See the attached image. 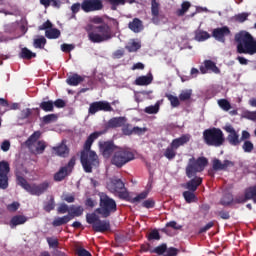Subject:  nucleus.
Here are the masks:
<instances>
[{
    "label": "nucleus",
    "mask_w": 256,
    "mask_h": 256,
    "mask_svg": "<svg viewBox=\"0 0 256 256\" xmlns=\"http://www.w3.org/2000/svg\"><path fill=\"white\" fill-rule=\"evenodd\" d=\"M122 133L123 135H133V128H131V124L124 123L122 126Z\"/></svg>",
    "instance_id": "nucleus-53"
},
{
    "label": "nucleus",
    "mask_w": 256,
    "mask_h": 256,
    "mask_svg": "<svg viewBox=\"0 0 256 256\" xmlns=\"http://www.w3.org/2000/svg\"><path fill=\"white\" fill-rule=\"evenodd\" d=\"M37 139H39V132H34L25 142L26 146L29 148L33 147L35 143H37Z\"/></svg>",
    "instance_id": "nucleus-40"
},
{
    "label": "nucleus",
    "mask_w": 256,
    "mask_h": 256,
    "mask_svg": "<svg viewBox=\"0 0 256 256\" xmlns=\"http://www.w3.org/2000/svg\"><path fill=\"white\" fill-rule=\"evenodd\" d=\"M224 131L226 133H229L226 137V141H228L229 145L232 147H239L241 145V138L239 137V133H237V130L233 127L231 124H227L225 127H223Z\"/></svg>",
    "instance_id": "nucleus-11"
},
{
    "label": "nucleus",
    "mask_w": 256,
    "mask_h": 256,
    "mask_svg": "<svg viewBox=\"0 0 256 256\" xmlns=\"http://www.w3.org/2000/svg\"><path fill=\"white\" fill-rule=\"evenodd\" d=\"M242 149L244 153H252L253 149H255V146L253 145V142H251L250 140H245L242 145Z\"/></svg>",
    "instance_id": "nucleus-42"
},
{
    "label": "nucleus",
    "mask_w": 256,
    "mask_h": 256,
    "mask_svg": "<svg viewBox=\"0 0 256 256\" xmlns=\"http://www.w3.org/2000/svg\"><path fill=\"white\" fill-rule=\"evenodd\" d=\"M83 211V206L72 205L69 207L68 217H71V220L75 219V217H81V215H83Z\"/></svg>",
    "instance_id": "nucleus-25"
},
{
    "label": "nucleus",
    "mask_w": 256,
    "mask_h": 256,
    "mask_svg": "<svg viewBox=\"0 0 256 256\" xmlns=\"http://www.w3.org/2000/svg\"><path fill=\"white\" fill-rule=\"evenodd\" d=\"M62 201H66V203H75V195L65 194L62 196Z\"/></svg>",
    "instance_id": "nucleus-63"
},
{
    "label": "nucleus",
    "mask_w": 256,
    "mask_h": 256,
    "mask_svg": "<svg viewBox=\"0 0 256 256\" xmlns=\"http://www.w3.org/2000/svg\"><path fill=\"white\" fill-rule=\"evenodd\" d=\"M19 57L21 59H27L29 61V60L37 57V54L35 52H31V50H29L27 47H25V48L21 49Z\"/></svg>",
    "instance_id": "nucleus-28"
},
{
    "label": "nucleus",
    "mask_w": 256,
    "mask_h": 256,
    "mask_svg": "<svg viewBox=\"0 0 256 256\" xmlns=\"http://www.w3.org/2000/svg\"><path fill=\"white\" fill-rule=\"evenodd\" d=\"M127 123V118L125 117H114L108 121V127L110 129H117L119 127H122Z\"/></svg>",
    "instance_id": "nucleus-21"
},
{
    "label": "nucleus",
    "mask_w": 256,
    "mask_h": 256,
    "mask_svg": "<svg viewBox=\"0 0 256 256\" xmlns=\"http://www.w3.org/2000/svg\"><path fill=\"white\" fill-rule=\"evenodd\" d=\"M45 45H47V39L44 36L34 39L33 47L35 49H45Z\"/></svg>",
    "instance_id": "nucleus-36"
},
{
    "label": "nucleus",
    "mask_w": 256,
    "mask_h": 256,
    "mask_svg": "<svg viewBox=\"0 0 256 256\" xmlns=\"http://www.w3.org/2000/svg\"><path fill=\"white\" fill-rule=\"evenodd\" d=\"M144 111L148 115H156V113H159V104L148 106L144 109Z\"/></svg>",
    "instance_id": "nucleus-49"
},
{
    "label": "nucleus",
    "mask_w": 256,
    "mask_h": 256,
    "mask_svg": "<svg viewBox=\"0 0 256 256\" xmlns=\"http://www.w3.org/2000/svg\"><path fill=\"white\" fill-rule=\"evenodd\" d=\"M39 107L42 109V111H45V113H51L54 111L53 100L42 101Z\"/></svg>",
    "instance_id": "nucleus-32"
},
{
    "label": "nucleus",
    "mask_w": 256,
    "mask_h": 256,
    "mask_svg": "<svg viewBox=\"0 0 256 256\" xmlns=\"http://www.w3.org/2000/svg\"><path fill=\"white\" fill-rule=\"evenodd\" d=\"M203 141L208 147H221L225 143V134L220 128H208L203 131Z\"/></svg>",
    "instance_id": "nucleus-7"
},
{
    "label": "nucleus",
    "mask_w": 256,
    "mask_h": 256,
    "mask_svg": "<svg viewBox=\"0 0 256 256\" xmlns=\"http://www.w3.org/2000/svg\"><path fill=\"white\" fill-rule=\"evenodd\" d=\"M178 254H179V249L175 247H170V248H167L164 256H177Z\"/></svg>",
    "instance_id": "nucleus-58"
},
{
    "label": "nucleus",
    "mask_w": 256,
    "mask_h": 256,
    "mask_svg": "<svg viewBox=\"0 0 256 256\" xmlns=\"http://www.w3.org/2000/svg\"><path fill=\"white\" fill-rule=\"evenodd\" d=\"M189 141H191V135L183 134L179 138L173 139L172 142L170 143V145L173 148H175L177 151V149H179V147H183V145H187V143H189Z\"/></svg>",
    "instance_id": "nucleus-19"
},
{
    "label": "nucleus",
    "mask_w": 256,
    "mask_h": 256,
    "mask_svg": "<svg viewBox=\"0 0 256 256\" xmlns=\"http://www.w3.org/2000/svg\"><path fill=\"white\" fill-rule=\"evenodd\" d=\"M250 15H251V13H249V12H242V13L236 14L234 16V20L237 23H245V21H247L249 19Z\"/></svg>",
    "instance_id": "nucleus-39"
},
{
    "label": "nucleus",
    "mask_w": 256,
    "mask_h": 256,
    "mask_svg": "<svg viewBox=\"0 0 256 256\" xmlns=\"http://www.w3.org/2000/svg\"><path fill=\"white\" fill-rule=\"evenodd\" d=\"M71 221V217L69 215H65L63 217H58L54 219L52 222L53 227H61V225H67Z\"/></svg>",
    "instance_id": "nucleus-30"
},
{
    "label": "nucleus",
    "mask_w": 256,
    "mask_h": 256,
    "mask_svg": "<svg viewBox=\"0 0 256 256\" xmlns=\"http://www.w3.org/2000/svg\"><path fill=\"white\" fill-rule=\"evenodd\" d=\"M46 241H47L50 249L59 248V239H57L55 237H48V238H46Z\"/></svg>",
    "instance_id": "nucleus-46"
},
{
    "label": "nucleus",
    "mask_w": 256,
    "mask_h": 256,
    "mask_svg": "<svg viewBox=\"0 0 256 256\" xmlns=\"http://www.w3.org/2000/svg\"><path fill=\"white\" fill-rule=\"evenodd\" d=\"M81 9L84 13H93V11H101L103 9V1L101 0H83Z\"/></svg>",
    "instance_id": "nucleus-13"
},
{
    "label": "nucleus",
    "mask_w": 256,
    "mask_h": 256,
    "mask_svg": "<svg viewBox=\"0 0 256 256\" xmlns=\"http://www.w3.org/2000/svg\"><path fill=\"white\" fill-rule=\"evenodd\" d=\"M99 198V208H96L93 213L86 214V222L92 225V229L95 233H105L111 229V223L109 220H101L98 215H101L103 219L111 217L112 213L117 212V202L103 192L99 194Z\"/></svg>",
    "instance_id": "nucleus-1"
},
{
    "label": "nucleus",
    "mask_w": 256,
    "mask_h": 256,
    "mask_svg": "<svg viewBox=\"0 0 256 256\" xmlns=\"http://www.w3.org/2000/svg\"><path fill=\"white\" fill-rule=\"evenodd\" d=\"M108 2L111 5L112 11H117V7H119V5H124L123 0H108Z\"/></svg>",
    "instance_id": "nucleus-57"
},
{
    "label": "nucleus",
    "mask_w": 256,
    "mask_h": 256,
    "mask_svg": "<svg viewBox=\"0 0 256 256\" xmlns=\"http://www.w3.org/2000/svg\"><path fill=\"white\" fill-rule=\"evenodd\" d=\"M236 51L240 55H256V39L248 31L242 30L235 34Z\"/></svg>",
    "instance_id": "nucleus-4"
},
{
    "label": "nucleus",
    "mask_w": 256,
    "mask_h": 256,
    "mask_svg": "<svg viewBox=\"0 0 256 256\" xmlns=\"http://www.w3.org/2000/svg\"><path fill=\"white\" fill-rule=\"evenodd\" d=\"M98 147L100 150V153L105 157L106 159H109L115 153L117 150V146L113 141H100L98 142Z\"/></svg>",
    "instance_id": "nucleus-14"
},
{
    "label": "nucleus",
    "mask_w": 256,
    "mask_h": 256,
    "mask_svg": "<svg viewBox=\"0 0 256 256\" xmlns=\"http://www.w3.org/2000/svg\"><path fill=\"white\" fill-rule=\"evenodd\" d=\"M167 252V245L165 243L155 247L150 253H156V255H165Z\"/></svg>",
    "instance_id": "nucleus-41"
},
{
    "label": "nucleus",
    "mask_w": 256,
    "mask_h": 256,
    "mask_svg": "<svg viewBox=\"0 0 256 256\" xmlns=\"http://www.w3.org/2000/svg\"><path fill=\"white\" fill-rule=\"evenodd\" d=\"M244 193H246V199L248 201H253L256 204V185L246 188Z\"/></svg>",
    "instance_id": "nucleus-27"
},
{
    "label": "nucleus",
    "mask_w": 256,
    "mask_h": 256,
    "mask_svg": "<svg viewBox=\"0 0 256 256\" xmlns=\"http://www.w3.org/2000/svg\"><path fill=\"white\" fill-rule=\"evenodd\" d=\"M126 49L129 53H135L141 49V44L139 42H132L130 45L126 46Z\"/></svg>",
    "instance_id": "nucleus-50"
},
{
    "label": "nucleus",
    "mask_w": 256,
    "mask_h": 256,
    "mask_svg": "<svg viewBox=\"0 0 256 256\" xmlns=\"http://www.w3.org/2000/svg\"><path fill=\"white\" fill-rule=\"evenodd\" d=\"M218 105L223 111H229L231 109V102L227 99H219Z\"/></svg>",
    "instance_id": "nucleus-43"
},
{
    "label": "nucleus",
    "mask_w": 256,
    "mask_h": 256,
    "mask_svg": "<svg viewBox=\"0 0 256 256\" xmlns=\"http://www.w3.org/2000/svg\"><path fill=\"white\" fill-rule=\"evenodd\" d=\"M207 39H211V34H209V32L207 31H203V30H197L195 32V40L196 41H207Z\"/></svg>",
    "instance_id": "nucleus-33"
},
{
    "label": "nucleus",
    "mask_w": 256,
    "mask_h": 256,
    "mask_svg": "<svg viewBox=\"0 0 256 256\" xmlns=\"http://www.w3.org/2000/svg\"><path fill=\"white\" fill-rule=\"evenodd\" d=\"M149 195V192L144 191L140 194H138L136 197L132 199V203H139V201H143V199H147V196Z\"/></svg>",
    "instance_id": "nucleus-52"
},
{
    "label": "nucleus",
    "mask_w": 256,
    "mask_h": 256,
    "mask_svg": "<svg viewBox=\"0 0 256 256\" xmlns=\"http://www.w3.org/2000/svg\"><path fill=\"white\" fill-rule=\"evenodd\" d=\"M191 95H193L192 90H183L179 95V99L180 101H189V99H191Z\"/></svg>",
    "instance_id": "nucleus-47"
},
{
    "label": "nucleus",
    "mask_w": 256,
    "mask_h": 256,
    "mask_svg": "<svg viewBox=\"0 0 256 256\" xmlns=\"http://www.w3.org/2000/svg\"><path fill=\"white\" fill-rule=\"evenodd\" d=\"M55 119H57V115L56 114H48V115H45L43 117V123L49 124L52 121H55Z\"/></svg>",
    "instance_id": "nucleus-59"
},
{
    "label": "nucleus",
    "mask_w": 256,
    "mask_h": 256,
    "mask_svg": "<svg viewBox=\"0 0 256 256\" xmlns=\"http://www.w3.org/2000/svg\"><path fill=\"white\" fill-rule=\"evenodd\" d=\"M206 165H209V160H207V158L203 156L198 157L197 159H195V157H192L188 160L185 172L186 177L191 180H189L184 185L185 189H188V191H192L194 193L195 191H197V189L203 183V178L197 177V173H202V171H205Z\"/></svg>",
    "instance_id": "nucleus-2"
},
{
    "label": "nucleus",
    "mask_w": 256,
    "mask_h": 256,
    "mask_svg": "<svg viewBox=\"0 0 256 256\" xmlns=\"http://www.w3.org/2000/svg\"><path fill=\"white\" fill-rule=\"evenodd\" d=\"M46 148L47 144H45L44 141H38L36 146V153H38V155H41L45 152Z\"/></svg>",
    "instance_id": "nucleus-51"
},
{
    "label": "nucleus",
    "mask_w": 256,
    "mask_h": 256,
    "mask_svg": "<svg viewBox=\"0 0 256 256\" xmlns=\"http://www.w3.org/2000/svg\"><path fill=\"white\" fill-rule=\"evenodd\" d=\"M24 223H27V217L23 215H15L10 220V227L13 229L14 227H17V225H24Z\"/></svg>",
    "instance_id": "nucleus-26"
},
{
    "label": "nucleus",
    "mask_w": 256,
    "mask_h": 256,
    "mask_svg": "<svg viewBox=\"0 0 256 256\" xmlns=\"http://www.w3.org/2000/svg\"><path fill=\"white\" fill-rule=\"evenodd\" d=\"M152 83H153L152 74H149L146 76H139L134 81V85H138V87H145L147 85H151Z\"/></svg>",
    "instance_id": "nucleus-20"
},
{
    "label": "nucleus",
    "mask_w": 256,
    "mask_h": 256,
    "mask_svg": "<svg viewBox=\"0 0 256 256\" xmlns=\"http://www.w3.org/2000/svg\"><path fill=\"white\" fill-rule=\"evenodd\" d=\"M168 101H170L172 107H179L181 102L177 96H173L172 94H166Z\"/></svg>",
    "instance_id": "nucleus-45"
},
{
    "label": "nucleus",
    "mask_w": 256,
    "mask_h": 256,
    "mask_svg": "<svg viewBox=\"0 0 256 256\" xmlns=\"http://www.w3.org/2000/svg\"><path fill=\"white\" fill-rule=\"evenodd\" d=\"M191 8V2L189 1H184L181 4V9H178L176 11V15H178V17H183V15L186 14L187 11H189V9Z\"/></svg>",
    "instance_id": "nucleus-35"
},
{
    "label": "nucleus",
    "mask_w": 256,
    "mask_h": 256,
    "mask_svg": "<svg viewBox=\"0 0 256 256\" xmlns=\"http://www.w3.org/2000/svg\"><path fill=\"white\" fill-rule=\"evenodd\" d=\"M58 213L61 215H64V213H69V206L65 203L60 204V206L57 209Z\"/></svg>",
    "instance_id": "nucleus-62"
},
{
    "label": "nucleus",
    "mask_w": 256,
    "mask_h": 256,
    "mask_svg": "<svg viewBox=\"0 0 256 256\" xmlns=\"http://www.w3.org/2000/svg\"><path fill=\"white\" fill-rule=\"evenodd\" d=\"M16 183L22 187V189L26 190L27 193L30 195H35L36 197H41V195L47 193L49 187H51V182L49 181H44L40 184H30L27 182V179L21 175H16Z\"/></svg>",
    "instance_id": "nucleus-5"
},
{
    "label": "nucleus",
    "mask_w": 256,
    "mask_h": 256,
    "mask_svg": "<svg viewBox=\"0 0 256 256\" xmlns=\"http://www.w3.org/2000/svg\"><path fill=\"white\" fill-rule=\"evenodd\" d=\"M77 255L78 256H93L91 255V252L87 251L86 249L84 248H80L77 250Z\"/></svg>",
    "instance_id": "nucleus-64"
},
{
    "label": "nucleus",
    "mask_w": 256,
    "mask_h": 256,
    "mask_svg": "<svg viewBox=\"0 0 256 256\" xmlns=\"http://www.w3.org/2000/svg\"><path fill=\"white\" fill-rule=\"evenodd\" d=\"M9 173H11V166L8 161H0V189H7L9 187Z\"/></svg>",
    "instance_id": "nucleus-10"
},
{
    "label": "nucleus",
    "mask_w": 256,
    "mask_h": 256,
    "mask_svg": "<svg viewBox=\"0 0 256 256\" xmlns=\"http://www.w3.org/2000/svg\"><path fill=\"white\" fill-rule=\"evenodd\" d=\"M135 159V154L127 149H119L118 151L114 152V155L112 157L111 163L112 165H115V167H118L121 169L124 165H127V163H130V161H133Z\"/></svg>",
    "instance_id": "nucleus-8"
},
{
    "label": "nucleus",
    "mask_w": 256,
    "mask_h": 256,
    "mask_svg": "<svg viewBox=\"0 0 256 256\" xmlns=\"http://www.w3.org/2000/svg\"><path fill=\"white\" fill-rule=\"evenodd\" d=\"M160 239H161V234H159L158 229H154L148 234V241H153V240L159 241Z\"/></svg>",
    "instance_id": "nucleus-48"
},
{
    "label": "nucleus",
    "mask_w": 256,
    "mask_h": 256,
    "mask_svg": "<svg viewBox=\"0 0 256 256\" xmlns=\"http://www.w3.org/2000/svg\"><path fill=\"white\" fill-rule=\"evenodd\" d=\"M45 37H47V39H59V37H61V31L57 28H50L45 31Z\"/></svg>",
    "instance_id": "nucleus-31"
},
{
    "label": "nucleus",
    "mask_w": 256,
    "mask_h": 256,
    "mask_svg": "<svg viewBox=\"0 0 256 256\" xmlns=\"http://www.w3.org/2000/svg\"><path fill=\"white\" fill-rule=\"evenodd\" d=\"M248 198L247 194L244 192V195H237L235 198H233V203L236 205H241L243 203H247Z\"/></svg>",
    "instance_id": "nucleus-44"
},
{
    "label": "nucleus",
    "mask_w": 256,
    "mask_h": 256,
    "mask_svg": "<svg viewBox=\"0 0 256 256\" xmlns=\"http://www.w3.org/2000/svg\"><path fill=\"white\" fill-rule=\"evenodd\" d=\"M84 81H85V78H83L79 74H73L67 78L66 83L71 87H77V85H79L80 83H83Z\"/></svg>",
    "instance_id": "nucleus-23"
},
{
    "label": "nucleus",
    "mask_w": 256,
    "mask_h": 256,
    "mask_svg": "<svg viewBox=\"0 0 256 256\" xmlns=\"http://www.w3.org/2000/svg\"><path fill=\"white\" fill-rule=\"evenodd\" d=\"M53 28V23L51 21L47 20L44 22L41 26L38 27L39 31H49V29Z\"/></svg>",
    "instance_id": "nucleus-56"
},
{
    "label": "nucleus",
    "mask_w": 256,
    "mask_h": 256,
    "mask_svg": "<svg viewBox=\"0 0 256 256\" xmlns=\"http://www.w3.org/2000/svg\"><path fill=\"white\" fill-rule=\"evenodd\" d=\"M76 162H77V158L75 156H73L69 160V162L66 166L61 167L59 169V171L54 174V181H56V182L63 181L65 179V177L70 175L75 167Z\"/></svg>",
    "instance_id": "nucleus-9"
},
{
    "label": "nucleus",
    "mask_w": 256,
    "mask_h": 256,
    "mask_svg": "<svg viewBox=\"0 0 256 256\" xmlns=\"http://www.w3.org/2000/svg\"><path fill=\"white\" fill-rule=\"evenodd\" d=\"M142 207H145V209H153L155 207V200H153V198L145 200L142 203Z\"/></svg>",
    "instance_id": "nucleus-54"
},
{
    "label": "nucleus",
    "mask_w": 256,
    "mask_h": 256,
    "mask_svg": "<svg viewBox=\"0 0 256 256\" xmlns=\"http://www.w3.org/2000/svg\"><path fill=\"white\" fill-rule=\"evenodd\" d=\"M182 195L186 203H195V201H197V196L195 195V192L188 190L184 191Z\"/></svg>",
    "instance_id": "nucleus-37"
},
{
    "label": "nucleus",
    "mask_w": 256,
    "mask_h": 256,
    "mask_svg": "<svg viewBox=\"0 0 256 256\" xmlns=\"http://www.w3.org/2000/svg\"><path fill=\"white\" fill-rule=\"evenodd\" d=\"M43 209L46 211V213H51V211L55 209V197L50 196L49 201L44 202Z\"/></svg>",
    "instance_id": "nucleus-38"
},
{
    "label": "nucleus",
    "mask_w": 256,
    "mask_h": 256,
    "mask_svg": "<svg viewBox=\"0 0 256 256\" xmlns=\"http://www.w3.org/2000/svg\"><path fill=\"white\" fill-rule=\"evenodd\" d=\"M200 71L203 75L207 73V71H211L212 73L219 74L221 73V70H219V67H217V64L213 62L212 60H205L204 66H200Z\"/></svg>",
    "instance_id": "nucleus-17"
},
{
    "label": "nucleus",
    "mask_w": 256,
    "mask_h": 256,
    "mask_svg": "<svg viewBox=\"0 0 256 256\" xmlns=\"http://www.w3.org/2000/svg\"><path fill=\"white\" fill-rule=\"evenodd\" d=\"M229 35H231L229 26L218 27L212 31V37L219 43H225V38L229 37Z\"/></svg>",
    "instance_id": "nucleus-15"
},
{
    "label": "nucleus",
    "mask_w": 256,
    "mask_h": 256,
    "mask_svg": "<svg viewBox=\"0 0 256 256\" xmlns=\"http://www.w3.org/2000/svg\"><path fill=\"white\" fill-rule=\"evenodd\" d=\"M61 49H62L63 53H71V51H73V49H75V45H73V44H62Z\"/></svg>",
    "instance_id": "nucleus-60"
},
{
    "label": "nucleus",
    "mask_w": 256,
    "mask_h": 256,
    "mask_svg": "<svg viewBox=\"0 0 256 256\" xmlns=\"http://www.w3.org/2000/svg\"><path fill=\"white\" fill-rule=\"evenodd\" d=\"M245 119H249L250 121H256V111H246L244 113Z\"/></svg>",
    "instance_id": "nucleus-61"
},
{
    "label": "nucleus",
    "mask_w": 256,
    "mask_h": 256,
    "mask_svg": "<svg viewBox=\"0 0 256 256\" xmlns=\"http://www.w3.org/2000/svg\"><path fill=\"white\" fill-rule=\"evenodd\" d=\"M52 153L57 157H68L69 147L67 146V140H62L60 144L52 148Z\"/></svg>",
    "instance_id": "nucleus-16"
},
{
    "label": "nucleus",
    "mask_w": 256,
    "mask_h": 256,
    "mask_svg": "<svg viewBox=\"0 0 256 256\" xmlns=\"http://www.w3.org/2000/svg\"><path fill=\"white\" fill-rule=\"evenodd\" d=\"M151 13L152 21L154 23H159V2H157V0L151 1Z\"/></svg>",
    "instance_id": "nucleus-24"
},
{
    "label": "nucleus",
    "mask_w": 256,
    "mask_h": 256,
    "mask_svg": "<svg viewBox=\"0 0 256 256\" xmlns=\"http://www.w3.org/2000/svg\"><path fill=\"white\" fill-rule=\"evenodd\" d=\"M99 111H104L105 113L114 111L111 103L107 101H96L90 104L88 113L89 115H95Z\"/></svg>",
    "instance_id": "nucleus-12"
},
{
    "label": "nucleus",
    "mask_w": 256,
    "mask_h": 256,
    "mask_svg": "<svg viewBox=\"0 0 256 256\" xmlns=\"http://www.w3.org/2000/svg\"><path fill=\"white\" fill-rule=\"evenodd\" d=\"M220 205H223V207H229V205H233V194L229 192L225 193L220 199Z\"/></svg>",
    "instance_id": "nucleus-29"
},
{
    "label": "nucleus",
    "mask_w": 256,
    "mask_h": 256,
    "mask_svg": "<svg viewBox=\"0 0 256 256\" xmlns=\"http://www.w3.org/2000/svg\"><path fill=\"white\" fill-rule=\"evenodd\" d=\"M164 157L169 161L173 160L174 157H177V150L170 144L164 152Z\"/></svg>",
    "instance_id": "nucleus-34"
},
{
    "label": "nucleus",
    "mask_w": 256,
    "mask_h": 256,
    "mask_svg": "<svg viewBox=\"0 0 256 256\" xmlns=\"http://www.w3.org/2000/svg\"><path fill=\"white\" fill-rule=\"evenodd\" d=\"M108 187L111 193H121L125 189V183L121 179L113 178Z\"/></svg>",
    "instance_id": "nucleus-18"
},
{
    "label": "nucleus",
    "mask_w": 256,
    "mask_h": 256,
    "mask_svg": "<svg viewBox=\"0 0 256 256\" xmlns=\"http://www.w3.org/2000/svg\"><path fill=\"white\" fill-rule=\"evenodd\" d=\"M88 39L91 43H103L109 41L111 37V27L107 24H102L100 26H92L87 30Z\"/></svg>",
    "instance_id": "nucleus-6"
},
{
    "label": "nucleus",
    "mask_w": 256,
    "mask_h": 256,
    "mask_svg": "<svg viewBox=\"0 0 256 256\" xmlns=\"http://www.w3.org/2000/svg\"><path fill=\"white\" fill-rule=\"evenodd\" d=\"M128 28L130 31H133V33H141L144 28L143 21H141L139 18H134L131 22H129Z\"/></svg>",
    "instance_id": "nucleus-22"
},
{
    "label": "nucleus",
    "mask_w": 256,
    "mask_h": 256,
    "mask_svg": "<svg viewBox=\"0 0 256 256\" xmlns=\"http://www.w3.org/2000/svg\"><path fill=\"white\" fill-rule=\"evenodd\" d=\"M101 135V132H94L88 136L84 143V150L81 152L80 161L85 173H93V168L99 167V156L95 151L91 150V146Z\"/></svg>",
    "instance_id": "nucleus-3"
},
{
    "label": "nucleus",
    "mask_w": 256,
    "mask_h": 256,
    "mask_svg": "<svg viewBox=\"0 0 256 256\" xmlns=\"http://www.w3.org/2000/svg\"><path fill=\"white\" fill-rule=\"evenodd\" d=\"M21 207V204L19 202H12L11 204L7 205V210L10 211V213H15Z\"/></svg>",
    "instance_id": "nucleus-55"
}]
</instances>
